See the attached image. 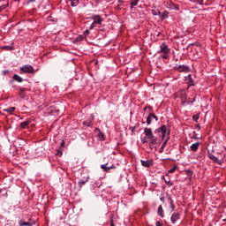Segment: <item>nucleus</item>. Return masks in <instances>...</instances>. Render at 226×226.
<instances>
[{
  "label": "nucleus",
  "mask_w": 226,
  "mask_h": 226,
  "mask_svg": "<svg viewBox=\"0 0 226 226\" xmlns=\"http://www.w3.org/2000/svg\"><path fill=\"white\" fill-rule=\"evenodd\" d=\"M13 80H16V82H24V79H22V77H20L18 74H14L13 75Z\"/></svg>",
  "instance_id": "obj_16"
},
{
  "label": "nucleus",
  "mask_w": 226,
  "mask_h": 226,
  "mask_svg": "<svg viewBox=\"0 0 226 226\" xmlns=\"http://www.w3.org/2000/svg\"><path fill=\"white\" fill-rule=\"evenodd\" d=\"M118 3L120 4H123V3H124L123 0H118Z\"/></svg>",
  "instance_id": "obj_48"
},
{
  "label": "nucleus",
  "mask_w": 226,
  "mask_h": 226,
  "mask_svg": "<svg viewBox=\"0 0 226 226\" xmlns=\"http://www.w3.org/2000/svg\"><path fill=\"white\" fill-rule=\"evenodd\" d=\"M56 156H63V150L61 148L57 149L56 153Z\"/></svg>",
  "instance_id": "obj_29"
},
{
  "label": "nucleus",
  "mask_w": 226,
  "mask_h": 226,
  "mask_svg": "<svg viewBox=\"0 0 226 226\" xmlns=\"http://www.w3.org/2000/svg\"><path fill=\"white\" fill-rule=\"evenodd\" d=\"M208 158H209L210 160H213V162H215V163H218V165H222V161H220L219 159H217V157L215 156L214 154H208Z\"/></svg>",
  "instance_id": "obj_8"
},
{
  "label": "nucleus",
  "mask_w": 226,
  "mask_h": 226,
  "mask_svg": "<svg viewBox=\"0 0 226 226\" xmlns=\"http://www.w3.org/2000/svg\"><path fill=\"white\" fill-rule=\"evenodd\" d=\"M160 200H161L162 202H163V200H165V198H164V197H161V198H160Z\"/></svg>",
  "instance_id": "obj_47"
},
{
  "label": "nucleus",
  "mask_w": 226,
  "mask_h": 226,
  "mask_svg": "<svg viewBox=\"0 0 226 226\" xmlns=\"http://www.w3.org/2000/svg\"><path fill=\"white\" fill-rule=\"evenodd\" d=\"M199 4H204V0H196Z\"/></svg>",
  "instance_id": "obj_38"
},
{
  "label": "nucleus",
  "mask_w": 226,
  "mask_h": 226,
  "mask_svg": "<svg viewBox=\"0 0 226 226\" xmlns=\"http://www.w3.org/2000/svg\"><path fill=\"white\" fill-rule=\"evenodd\" d=\"M155 226H163V224L162 222H160V221H157L155 222Z\"/></svg>",
  "instance_id": "obj_36"
},
{
  "label": "nucleus",
  "mask_w": 226,
  "mask_h": 226,
  "mask_svg": "<svg viewBox=\"0 0 226 226\" xmlns=\"http://www.w3.org/2000/svg\"><path fill=\"white\" fill-rule=\"evenodd\" d=\"M139 4V0H132L131 1V9H133L134 6H137Z\"/></svg>",
  "instance_id": "obj_20"
},
{
  "label": "nucleus",
  "mask_w": 226,
  "mask_h": 226,
  "mask_svg": "<svg viewBox=\"0 0 226 226\" xmlns=\"http://www.w3.org/2000/svg\"><path fill=\"white\" fill-rule=\"evenodd\" d=\"M64 140L62 141L61 145H60V149H62V147H64Z\"/></svg>",
  "instance_id": "obj_40"
},
{
  "label": "nucleus",
  "mask_w": 226,
  "mask_h": 226,
  "mask_svg": "<svg viewBox=\"0 0 226 226\" xmlns=\"http://www.w3.org/2000/svg\"><path fill=\"white\" fill-rule=\"evenodd\" d=\"M96 2L98 3V2H100V0H96Z\"/></svg>",
  "instance_id": "obj_50"
},
{
  "label": "nucleus",
  "mask_w": 226,
  "mask_h": 226,
  "mask_svg": "<svg viewBox=\"0 0 226 226\" xmlns=\"http://www.w3.org/2000/svg\"><path fill=\"white\" fill-rule=\"evenodd\" d=\"M92 19L95 24H99V26H102V23L103 22V19H102L100 15H94Z\"/></svg>",
  "instance_id": "obj_6"
},
{
  "label": "nucleus",
  "mask_w": 226,
  "mask_h": 226,
  "mask_svg": "<svg viewBox=\"0 0 226 226\" xmlns=\"http://www.w3.org/2000/svg\"><path fill=\"white\" fill-rule=\"evenodd\" d=\"M160 50L158 54H162L161 56L162 59H169V54H170V49L169 46L165 43H162L160 45Z\"/></svg>",
  "instance_id": "obj_2"
},
{
  "label": "nucleus",
  "mask_w": 226,
  "mask_h": 226,
  "mask_svg": "<svg viewBox=\"0 0 226 226\" xmlns=\"http://www.w3.org/2000/svg\"><path fill=\"white\" fill-rule=\"evenodd\" d=\"M117 10H121V4L117 5Z\"/></svg>",
  "instance_id": "obj_43"
},
{
  "label": "nucleus",
  "mask_w": 226,
  "mask_h": 226,
  "mask_svg": "<svg viewBox=\"0 0 226 226\" xmlns=\"http://www.w3.org/2000/svg\"><path fill=\"white\" fill-rule=\"evenodd\" d=\"M177 169V165H175L173 168H171L170 170H168V174H174Z\"/></svg>",
  "instance_id": "obj_26"
},
{
  "label": "nucleus",
  "mask_w": 226,
  "mask_h": 226,
  "mask_svg": "<svg viewBox=\"0 0 226 226\" xmlns=\"http://www.w3.org/2000/svg\"><path fill=\"white\" fill-rule=\"evenodd\" d=\"M84 126H93L92 121H84L83 122Z\"/></svg>",
  "instance_id": "obj_28"
},
{
  "label": "nucleus",
  "mask_w": 226,
  "mask_h": 226,
  "mask_svg": "<svg viewBox=\"0 0 226 226\" xmlns=\"http://www.w3.org/2000/svg\"><path fill=\"white\" fill-rule=\"evenodd\" d=\"M110 226H116V225L114 224V220H113V219L110 220Z\"/></svg>",
  "instance_id": "obj_42"
},
{
  "label": "nucleus",
  "mask_w": 226,
  "mask_h": 226,
  "mask_svg": "<svg viewBox=\"0 0 226 226\" xmlns=\"http://www.w3.org/2000/svg\"><path fill=\"white\" fill-rule=\"evenodd\" d=\"M137 127H135V126H132V127H130V130L132 132V133H134L135 132V129H136Z\"/></svg>",
  "instance_id": "obj_39"
},
{
  "label": "nucleus",
  "mask_w": 226,
  "mask_h": 226,
  "mask_svg": "<svg viewBox=\"0 0 226 226\" xmlns=\"http://www.w3.org/2000/svg\"><path fill=\"white\" fill-rule=\"evenodd\" d=\"M170 206H171V209L172 211H174V209H176V206H174V201H172V199L170 198Z\"/></svg>",
  "instance_id": "obj_31"
},
{
  "label": "nucleus",
  "mask_w": 226,
  "mask_h": 226,
  "mask_svg": "<svg viewBox=\"0 0 226 226\" xmlns=\"http://www.w3.org/2000/svg\"><path fill=\"white\" fill-rule=\"evenodd\" d=\"M103 137H104L103 132L99 133V138H100V139H103Z\"/></svg>",
  "instance_id": "obj_41"
},
{
  "label": "nucleus",
  "mask_w": 226,
  "mask_h": 226,
  "mask_svg": "<svg viewBox=\"0 0 226 226\" xmlns=\"http://www.w3.org/2000/svg\"><path fill=\"white\" fill-rule=\"evenodd\" d=\"M94 27H96V23L93 22L89 27V29H94Z\"/></svg>",
  "instance_id": "obj_35"
},
{
  "label": "nucleus",
  "mask_w": 226,
  "mask_h": 226,
  "mask_svg": "<svg viewBox=\"0 0 226 226\" xmlns=\"http://www.w3.org/2000/svg\"><path fill=\"white\" fill-rule=\"evenodd\" d=\"M2 50H13V46H2Z\"/></svg>",
  "instance_id": "obj_25"
},
{
  "label": "nucleus",
  "mask_w": 226,
  "mask_h": 226,
  "mask_svg": "<svg viewBox=\"0 0 226 226\" xmlns=\"http://www.w3.org/2000/svg\"><path fill=\"white\" fill-rule=\"evenodd\" d=\"M88 181H89V177H87L84 180H80L78 183L79 188H82L84 186V185H86V183H87Z\"/></svg>",
  "instance_id": "obj_14"
},
{
  "label": "nucleus",
  "mask_w": 226,
  "mask_h": 226,
  "mask_svg": "<svg viewBox=\"0 0 226 226\" xmlns=\"http://www.w3.org/2000/svg\"><path fill=\"white\" fill-rule=\"evenodd\" d=\"M87 34H89V30H86V31H85V36H86Z\"/></svg>",
  "instance_id": "obj_46"
},
{
  "label": "nucleus",
  "mask_w": 226,
  "mask_h": 226,
  "mask_svg": "<svg viewBox=\"0 0 226 226\" xmlns=\"http://www.w3.org/2000/svg\"><path fill=\"white\" fill-rule=\"evenodd\" d=\"M152 119L158 121V117L154 113H151Z\"/></svg>",
  "instance_id": "obj_32"
},
{
  "label": "nucleus",
  "mask_w": 226,
  "mask_h": 226,
  "mask_svg": "<svg viewBox=\"0 0 226 226\" xmlns=\"http://www.w3.org/2000/svg\"><path fill=\"white\" fill-rule=\"evenodd\" d=\"M164 181H165V183H166V185H167L168 186H173V185H174V183L171 182L170 180L167 181V180L164 179Z\"/></svg>",
  "instance_id": "obj_30"
},
{
  "label": "nucleus",
  "mask_w": 226,
  "mask_h": 226,
  "mask_svg": "<svg viewBox=\"0 0 226 226\" xmlns=\"http://www.w3.org/2000/svg\"><path fill=\"white\" fill-rule=\"evenodd\" d=\"M15 107H10L7 109H4V112H8V114H13V112H15Z\"/></svg>",
  "instance_id": "obj_18"
},
{
  "label": "nucleus",
  "mask_w": 226,
  "mask_h": 226,
  "mask_svg": "<svg viewBox=\"0 0 226 226\" xmlns=\"http://www.w3.org/2000/svg\"><path fill=\"white\" fill-rule=\"evenodd\" d=\"M30 124H31L30 120L24 121L20 124V128H22L24 130V129L27 128V126H29Z\"/></svg>",
  "instance_id": "obj_13"
},
{
  "label": "nucleus",
  "mask_w": 226,
  "mask_h": 226,
  "mask_svg": "<svg viewBox=\"0 0 226 226\" xmlns=\"http://www.w3.org/2000/svg\"><path fill=\"white\" fill-rule=\"evenodd\" d=\"M154 133H162V138L169 140L170 139V129L167 128V125H162L158 129L154 130Z\"/></svg>",
  "instance_id": "obj_1"
},
{
  "label": "nucleus",
  "mask_w": 226,
  "mask_h": 226,
  "mask_svg": "<svg viewBox=\"0 0 226 226\" xmlns=\"http://www.w3.org/2000/svg\"><path fill=\"white\" fill-rule=\"evenodd\" d=\"M107 165H109V164L106 163V164L101 165V169H102L104 170V172H109L110 170V166L108 167Z\"/></svg>",
  "instance_id": "obj_19"
},
{
  "label": "nucleus",
  "mask_w": 226,
  "mask_h": 226,
  "mask_svg": "<svg viewBox=\"0 0 226 226\" xmlns=\"http://www.w3.org/2000/svg\"><path fill=\"white\" fill-rule=\"evenodd\" d=\"M168 17H169L168 11H164L162 14H161L162 20H165V19H167Z\"/></svg>",
  "instance_id": "obj_24"
},
{
  "label": "nucleus",
  "mask_w": 226,
  "mask_h": 226,
  "mask_svg": "<svg viewBox=\"0 0 226 226\" xmlns=\"http://www.w3.org/2000/svg\"><path fill=\"white\" fill-rule=\"evenodd\" d=\"M174 70H177V72H179L180 73H188V72H190V67L186 65H176Z\"/></svg>",
  "instance_id": "obj_4"
},
{
  "label": "nucleus",
  "mask_w": 226,
  "mask_h": 226,
  "mask_svg": "<svg viewBox=\"0 0 226 226\" xmlns=\"http://www.w3.org/2000/svg\"><path fill=\"white\" fill-rule=\"evenodd\" d=\"M82 40H84V36L79 35V36L77 37V41H82Z\"/></svg>",
  "instance_id": "obj_34"
},
{
  "label": "nucleus",
  "mask_w": 226,
  "mask_h": 226,
  "mask_svg": "<svg viewBox=\"0 0 226 226\" xmlns=\"http://www.w3.org/2000/svg\"><path fill=\"white\" fill-rule=\"evenodd\" d=\"M153 11V15L156 16V15H162V12H160V11Z\"/></svg>",
  "instance_id": "obj_33"
},
{
  "label": "nucleus",
  "mask_w": 226,
  "mask_h": 226,
  "mask_svg": "<svg viewBox=\"0 0 226 226\" xmlns=\"http://www.w3.org/2000/svg\"><path fill=\"white\" fill-rule=\"evenodd\" d=\"M19 226H33V224H32L31 222H26V221H24V220H20V221L19 222Z\"/></svg>",
  "instance_id": "obj_15"
},
{
  "label": "nucleus",
  "mask_w": 226,
  "mask_h": 226,
  "mask_svg": "<svg viewBox=\"0 0 226 226\" xmlns=\"http://www.w3.org/2000/svg\"><path fill=\"white\" fill-rule=\"evenodd\" d=\"M109 168H110V170H111V169H116V166L111 165V166H109Z\"/></svg>",
  "instance_id": "obj_49"
},
{
  "label": "nucleus",
  "mask_w": 226,
  "mask_h": 226,
  "mask_svg": "<svg viewBox=\"0 0 226 226\" xmlns=\"http://www.w3.org/2000/svg\"><path fill=\"white\" fill-rule=\"evenodd\" d=\"M193 121H197L199 119V117H192Z\"/></svg>",
  "instance_id": "obj_45"
},
{
  "label": "nucleus",
  "mask_w": 226,
  "mask_h": 226,
  "mask_svg": "<svg viewBox=\"0 0 226 226\" xmlns=\"http://www.w3.org/2000/svg\"><path fill=\"white\" fill-rule=\"evenodd\" d=\"M26 91H27V88H26V87H19V96L21 98H25Z\"/></svg>",
  "instance_id": "obj_12"
},
{
  "label": "nucleus",
  "mask_w": 226,
  "mask_h": 226,
  "mask_svg": "<svg viewBox=\"0 0 226 226\" xmlns=\"http://www.w3.org/2000/svg\"><path fill=\"white\" fill-rule=\"evenodd\" d=\"M150 145H154L156 144V140H158V138L154 137V138H150Z\"/></svg>",
  "instance_id": "obj_27"
},
{
  "label": "nucleus",
  "mask_w": 226,
  "mask_h": 226,
  "mask_svg": "<svg viewBox=\"0 0 226 226\" xmlns=\"http://www.w3.org/2000/svg\"><path fill=\"white\" fill-rule=\"evenodd\" d=\"M195 102V99H193L192 102Z\"/></svg>",
  "instance_id": "obj_51"
},
{
  "label": "nucleus",
  "mask_w": 226,
  "mask_h": 226,
  "mask_svg": "<svg viewBox=\"0 0 226 226\" xmlns=\"http://www.w3.org/2000/svg\"><path fill=\"white\" fill-rule=\"evenodd\" d=\"M187 84H188V87H191V86H195V83L193 82V78H192V74H189L187 76Z\"/></svg>",
  "instance_id": "obj_10"
},
{
  "label": "nucleus",
  "mask_w": 226,
  "mask_h": 226,
  "mask_svg": "<svg viewBox=\"0 0 226 226\" xmlns=\"http://www.w3.org/2000/svg\"><path fill=\"white\" fill-rule=\"evenodd\" d=\"M8 73H10V71H8V70L3 71V74L4 75H8Z\"/></svg>",
  "instance_id": "obj_37"
},
{
  "label": "nucleus",
  "mask_w": 226,
  "mask_h": 226,
  "mask_svg": "<svg viewBox=\"0 0 226 226\" xmlns=\"http://www.w3.org/2000/svg\"><path fill=\"white\" fill-rule=\"evenodd\" d=\"M167 142H169V139H165V141L162 143L160 148V153H163V149H165V146H167Z\"/></svg>",
  "instance_id": "obj_21"
},
{
  "label": "nucleus",
  "mask_w": 226,
  "mask_h": 226,
  "mask_svg": "<svg viewBox=\"0 0 226 226\" xmlns=\"http://www.w3.org/2000/svg\"><path fill=\"white\" fill-rule=\"evenodd\" d=\"M157 213L161 216V218H163V216H165V215H163V207H162V205L158 207Z\"/></svg>",
  "instance_id": "obj_17"
},
{
  "label": "nucleus",
  "mask_w": 226,
  "mask_h": 226,
  "mask_svg": "<svg viewBox=\"0 0 226 226\" xmlns=\"http://www.w3.org/2000/svg\"><path fill=\"white\" fill-rule=\"evenodd\" d=\"M153 123V117L151 116V113L147 117V124H151Z\"/></svg>",
  "instance_id": "obj_22"
},
{
  "label": "nucleus",
  "mask_w": 226,
  "mask_h": 226,
  "mask_svg": "<svg viewBox=\"0 0 226 226\" xmlns=\"http://www.w3.org/2000/svg\"><path fill=\"white\" fill-rule=\"evenodd\" d=\"M179 219V212H174L171 215V223H176V221Z\"/></svg>",
  "instance_id": "obj_7"
},
{
  "label": "nucleus",
  "mask_w": 226,
  "mask_h": 226,
  "mask_svg": "<svg viewBox=\"0 0 226 226\" xmlns=\"http://www.w3.org/2000/svg\"><path fill=\"white\" fill-rule=\"evenodd\" d=\"M71 3V6L75 7L79 4V0H69Z\"/></svg>",
  "instance_id": "obj_23"
},
{
  "label": "nucleus",
  "mask_w": 226,
  "mask_h": 226,
  "mask_svg": "<svg viewBox=\"0 0 226 226\" xmlns=\"http://www.w3.org/2000/svg\"><path fill=\"white\" fill-rule=\"evenodd\" d=\"M144 133L147 139H154V135L153 134V130L151 128L146 127L144 129Z\"/></svg>",
  "instance_id": "obj_5"
},
{
  "label": "nucleus",
  "mask_w": 226,
  "mask_h": 226,
  "mask_svg": "<svg viewBox=\"0 0 226 226\" xmlns=\"http://www.w3.org/2000/svg\"><path fill=\"white\" fill-rule=\"evenodd\" d=\"M6 8V5H2L1 7H0V10H4Z\"/></svg>",
  "instance_id": "obj_44"
},
{
  "label": "nucleus",
  "mask_w": 226,
  "mask_h": 226,
  "mask_svg": "<svg viewBox=\"0 0 226 226\" xmlns=\"http://www.w3.org/2000/svg\"><path fill=\"white\" fill-rule=\"evenodd\" d=\"M21 73H34V68L33 65L25 64L23 67H20Z\"/></svg>",
  "instance_id": "obj_3"
},
{
  "label": "nucleus",
  "mask_w": 226,
  "mask_h": 226,
  "mask_svg": "<svg viewBox=\"0 0 226 226\" xmlns=\"http://www.w3.org/2000/svg\"><path fill=\"white\" fill-rule=\"evenodd\" d=\"M141 165L143 167L149 168V167H151V165H153V161H142L141 160Z\"/></svg>",
  "instance_id": "obj_11"
},
{
  "label": "nucleus",
  "mask_w": 226,
  "mask_h": 226,
  "mask_svg": "<svg viewBox=\"0 0 226 226\" xmlns=\"http://www.w3.org/2000/svg\"><path fill=\"white\" fill-rule=\"evenodd\" d=\"M200 146V142H196V143H193L190 149L191 151H193L194 153L199 149V147Z\"/></svg>",
  "instance_id": "obj_9"
}]
</instances>
